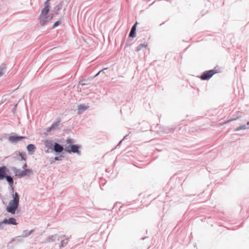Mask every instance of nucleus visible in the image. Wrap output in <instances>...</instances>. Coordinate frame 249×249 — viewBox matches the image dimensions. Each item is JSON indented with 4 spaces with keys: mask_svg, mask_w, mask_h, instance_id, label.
Masks as SVG:
<instances>
[{
    "mask_svg": "<svg viewBox=\"0 0 249 249\" xmlns=\"http://www.w3.org/2000/svg\"><path fill=\"white\" fill-rule=\"evenodd\" d=\"M88 106L84 105H80L78 106V112L79 114L81 113L83 111L88 109Z\"/></svg>",
    "mask_w": 249,
    "mask_h": 249,
    "instance_id": "obj_11",
    "label": "nucleus"
},
{
    "mask_svg": "<svg viewBox=\"0 0 249 249\" xmlns=\"http://www.w3.org/2000/svg\"><path fill=\"white\" fill-rule=\"evenodd\" d=\"M63 146L58 143H55L54 145V150L56 152H61L63 150Z\"/></svg>",
    "mask_w": 249,
    "mask_h": 249,
    "instance_id": "obj_10",
    "label": "nucleus"
},
{
    "mask_svg": "<svg viewBox=\"0 0 249 249\" xmlns=\"http://www.w3.org/2000/svg\"><path fill=\"white\" fill-rule=\"evenodd\" d=\"M126 136H125L124 138V139H123V140H122L120 142H119V144H120L123 141V140H124V139Z\"/></svg>",
    "mask_w": 249,
    "mask_h": 249,
    "instance_id": "obj_24",
    "label": "nucleus"
},
{
    "mask_svg": "<svg viewBox=\"0 0 249 249\" xmlns=\"http://www.w3.org/2000/svg\"><path fill=\"white\" fill-rule=\"evenodd\" d=\"M27 149L29 154L32 155L35 151L36 147L34 144H30L27 146Z\"/></svg>",
    "mask_w": 249,
    "mask_h": 249,
    "instance_id": "obj_9",
    "label": "nucleus"
},
{
    "mask_svg": "<svg viewBox=\"0 0 249 249\" xmlns=\"http://www.w3.org/2000/svg\"><path fill=\"white\" fill-rule=\"evenodd\" d=\"M54 159H55V160H59V157H55L54 158Z\"/></svg>",
    "mask_w": 249,
    "mask_h": 249,
    "instance_id": "obj_25",
    "label": "nucleus"
},
{
    "mask_svg": "<svg viewBox=\"0 0 249 249\" xmlns=\"http://www.w3.org/2000/svg\"><path fill=\"white\" fill-rule=\"evenodd\" d=\"M19 204V197L17 193L13 195V199L11 200L8 206L7 207V211L11 213L15 214L16 209L18 208Z\"/></svg>",
    "mask_w": 249,
    "mask_h": 249,
    "instance_id": "obj_2",
    "label": "nucleus"
},
{
    "mask_svg": "<svg viewBox=\"0 0 249 249\" xmlns=\"http://www.w3.org/2000/svg\"><path fill=\"white\" fill-rule=\"evenodd\" d=\"M147 46V44H140L139 45H138V46L137 47V51H140L141 50H142V49L143 47L144 48H146Z\"/></svg>",
    "mask_w": 249,
    "mask_h": 249,
    "instance_id": "obj_17",
    "label": "nucleus"
},
{
    "mask_svg": "<svg viewBox=\"0 0 249 249\" xmlns=\"http://www.w3.org/2000/svg\"><path fill=\"white\" fill-rule=\"evenodd\" d=\"M137 22H136L134 25L133 26H132V27L131 28V29L130 30V32L129 33V37H134L135 36V32H136V26H137Z\"/></svg>",
    "mask_w": 249,
    "mask_h": 249,
    "instance_id": "obj_8",
    "label": "nucleus"
},
{
    "mask_svg": "<svg viewBox=\"0 0 249 249\" xmlns=\"http://www.w3.org/2000/svg\"><path fill=\"white\" fill-rule=\"evenodd\" d=\"M215 73L213 70L208 71H205L201 76V78L202 80H208Z\"/></svg>",
    "mask_w": 249,
    "mask_h": 249,
    "instance_id": "obj_4",
    "label": "nucleus"
},
{
    "mask_svg": "<svg viewBox=\"0 0 249 249\" xmlns=\"http://www.w3.org/2000/svg\"><path fill=\"white\" fill-rule=\"evenodd\" d=\"M247 125H249V122L247 123Z\"/></svg>",
    "mask_w": 249,
    "mask_h": 249,
    "instance_id": "obj_28",
    "label": "nucleus"
},
{
    "mask_svg": "<svg viewBox=\"0 0 249 249\" xmlns=\"http://www.w3.org/2000/svg\"><path fill=\"white\" fill-rule=\"evenodd\" d=\"M33 173V171L31 169H24L22 171V177L29 176Z\"/></svg>",
    "mask_w": 249,
    "mask_h": 249,
    "instance_id": "obj_12",
    "label": "nucleus"
},
{
    "mask_svg": "<svg viewBox=\"0 0 249 249\" xmlns=\"http://www.w3.org/2000/svg\"><path fill=\"white\" fill-rule=\"evenodd\" d=\"M247 128L246 125L245 124L242 125L239 127H237L234 129V131H238L241 130H244Z\"/></svg>",
    "mask_w": 249,
    "mask_h": 249,
    "instance_id": "obj_15",
    "label": "nucleus"
},
{
    "mask_svg": "<svg viewBox=\"0 0 249 249\" xmlns=\"http://www.w3.org/2000/svg\"><path fill=\"white\" fill-rule=\"evenodd\" d=\"M10 185H12L14 183L13 179L10 176H6L5 177Z\"/></svg>",
    "mask_w": 249,
    "mask_h": 249,
    "instance_id": "obj_14",
    "label": "nucleus"
},
{
    "mask_svg": "<svg viewBox=\"0 0 249 249\" xmlns=\"http://www.w3.org/2000/svg\"><path fill=\"white\" fill-rule=\"evenodd\" d=\"M13 171L15 173L16 176L19 177H22V171H20V170L14 168L13 169Z\"/></svg>",
    "mask_w": 249,
    "mask_h": 249,
    "instance_id": "obj_13",
    "label": "nucleus"
},
{
    "mask_svg": "<svg viewBox=\"0 0 249 249\" xmlns=\"http://www.w3.org/2000/svg\"><path fill=\"white\" fill-rule=\"evenodd\" d=\"M45 144L46 147H51L52 144V142L50 140H46L45 142Z\"/></svg>",
    "mask_w": 249,
    "mask_h": 249,
    "instance_id": "obj_19",
    "label": "nucleus"
},
{
    "mask_svg": "<svg viewBox=\"0 0 249 249\" xmlns=\"http://www.w3.org/2000/svg\"><path fill=\"white\" fill-rule=\"evenodd\" d=\"M6 67H0V77L2 76L5 73Z\"/></svg>",
    "mask_w": 249,
    "mask_h": 249,
    "instance_id": "obj_16",
    "label": "nucleus"
},
{
    "mask_svg": "<svg viewBox=\"0 0 249 249\" xmlns=\"http://www.w3.org/2000/svg\"><path fill=\"white\" fill-rule=\"evenodd\" d=\"M107 70V69H105L104 70L100 71H99V72L97 74V75H101L102 73H104V71H105V70Z\"/></svg>",
    "mask_w": 249,
    "mask_h": 249,
    "instance_id": "obj_21",
    "label": "nucleus"
},
{
    "mask_svg": "<svg viewBox=\"0 0 249 249\" xmlns=\"http://www.w3.org/2000/svg\"><path fill=\"white\" fill-rule=\"evenodd\" d=\"M50 0H47L44 3V7L42 10L39 17V20L42 26L45 25L53 18L52 16L48 15L50 10Z\"/></svg>",
    "mask_w": 249,
    "mask_h": 249,
    "instance_id": "obj_1",
    "label": "nucleus"
},
{
    "mask_svg": "<svg viewBox=\"0 0 249 249\" xmlns=\"http://www.w3.org/2000/svg\"><path fill=\"white\" fill-rule=\"evenodd\" d=\"M18 154L22 160H26V155L25 153L19 152Z\"/></svg>",
    "mask_w": 249,
    "mask_h": 249,
    "instance_id": "obj_18",
    "label": "nucleus"
},
{
    "mask_svg": "<svg viewBox=\"0 0 249 249\" xmlns=\"http://www.w3.org/2000/svg\"><path fill=\"white\" fill-rule=\"evenodd\" d=\"M66 144L65 145L64 150L65 151L68 153H76L80 154L79 151V146L77 145L72 144L73 143V141L71 139H67L66 141Z\"/></svg>",
    "mask_w": 249,
    "mask_h": 249,
    "instance_id": "obj_3",
    "label": "nucleus"
},
{
    "mask_svg": "<svg viewBox=\"0 0 249 249\" xmlns=\"http://www.w3.org/2000/svg\"><path fill=\"white\" fill-rule=\"evenodd\" d=\"M8 172V169L5 166L0 167V179L2 180L5 178V175Z\"/></svg>",
    "mask_w": 249,
    "mask_h": 249,
    "instance_id": "obj_5",
    "label": "nucleus"
},
{
    "mask_svg": "<svg viewBox=\"0 0 249 249\" xmlns=\"http://www.w3.org/2000/svg\"><path fill=\"white\" fill-rule=\"evenodd\" d=\"M235 120V119H231V120H228V121H227V122H226L225 123H227L230 122H231V121H233V120Z\"/></svg>",
    "mask_w": 249,
    "mask_h": 249,
    "instance_id": "obj_22",
    "label": "nucleus"
},
{
    "mask_svg": "<svg viewBox=\"0 0 249 249\" xmlns=\"http://www.w3.org/2000/svg\"><path fill=\"white\" fill-rule=\"evenodd\" d=\"M59 24V21H56L54 23V24H53V28H55L56 27V26H57Z\"/></svg>",
    "mask_w": 249,
    "mask_h": 249,
    "instance_id": "obj_20",
    "label": "nucleus"
},
{
    "mask_svg": "<svg viewBox=\"0 0 249 249\" xmlns=\"http://www.w3.org/2000/svg\"><path fill=\"white\" fill-rule=\"evenodd\" d=\"M27 167V164L25 163V164H24V165H23V169H25V167Z\"/></svg>",
    "mask_w": 249,
    "mask_h": 249,
    "instance_id": "obj_23",
    "label": "nucleus"
},
{
    "mask_svg": "<svg viewBox=\"0 0 249 249\" xmlns=\"http://www.w3.org/2000/svg\"><path fill=\"white\" fill-rule=\"evenodd\" d=\"M63 244H64V241H62V246L63 245Z\"/></svg>",
    "mask_w": 249,
    "mask_h": 249,
    "instance_id": "obj_27",
    "label": "nucleus"
},
{
    "mask_svg": "<svg viewBox=\"0 0 249 249\" xmlns=\"http://www.w3.org/2000/svg\"><path fill=\"white\" fill-rule=\"evenodd\" d=\"M24 137L22 136H12L9 138V140L12 142H16L24 139Z\"/></svg>",
    "mask_w": 249,
    "mask_h": 249,
    "instance_id": "obj_6",
    "label": "nucleus"
},
{
    "mask_svg": "<svg viewBox=\"0 0 249 249\" xmlns=\"http://www.w3.org/2000/svg\"><path fill=\"white\" fill-rule=\"evenodd\" d=\"M63 244H64V241H62V246L63 245Z\"/></svg>",
    "mask_w": 249,
    "mask_h": 249,
    "instance_id": "obj_26",
    "label": "nucleus"
},
{
    "mask_svg": "<svg viewBox=\"0 0 249 249\" xmlns=\"http://www.w3.org/2000/svg\"><path fill=\"white\" fill-rule=\"evenodd\" d=\"M2 223L7 224H12L15 225L18 224V223L16 222V219L13 217L10 218L8 219H4Z\"/></svg>",
    "mask_w": 249,
    "mask_h": 249,
    "instance_id": "obj_7",
    "label": "nucleus"
}]
</instances>
